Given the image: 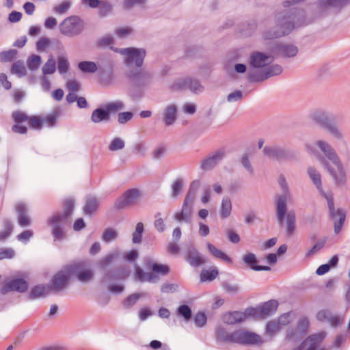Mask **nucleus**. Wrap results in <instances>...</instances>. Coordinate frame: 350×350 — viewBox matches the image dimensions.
Here are the masks:
<instances>
[{
	"label": "nucleus",
	"mask_w": 350,
	"mask_h": 350,
	"mask_svg": "<svg viewBox=\"0 0 350 350\" xmlns=\"http://www.w3.org/2000/svg\"><path fill=\"white\" fill-rule=\"evenodd\" d=\"M80 70L85 73H94L97 70V65L94 62L83 61L78 64Z\"/></svg>",
	"instance_id": "ea45409f"
},
{
	"label": "nucleus",
	"mask_w": 350,
	"mask_h": 350,
	"mask_svg": "<svg viewBox=\"0 0 350 350\" xmlns=\"http://www.w3.org/2000/svg\"><path fill=\"white\" fill-rule=\"evenodd\" d=\"M91 120L94 123H99L103 121L109 122L110 120V115L105 107L103 108L99 107L92 111Z\"/></svg>",
	"instance_id": "2f4dec72"
},
{
	"label": "nucleus",
	"mask_w": 350,
	"mask_h": 350,
	"mask_svg": "<svg viewBox=\"0 0 350 350\" xmlns=\"http://www.w3.org/2000/svg\"><path fill=\"white\" fill-rule=\"evenodd\" d=\"M325 336L326 334L323 332L310 334L297 347L294 348L293 350H317L325 339Z\"/></svg>",
	"instance_id": "2eb2a0df"
},
{
	"label": "nucleus",
	"mask_w": 350,
	"mask_h": 350,
	"mask_svg": "<svg viewBox=\"0 0 350 350\" xmlns=\"http://www.w3.org/2000/svg\"><path fill=\"white\" fill-rule=\"evenodd\" d=\"M232 203L229 197L225 196L222 199L221 205V217L222 218H227L231 214Z\"/></svg>",
	"instance_id": "58836bf2"
},
{
	"label": "nucleus",
	"mask_w": 350,
	"mask_h": 350,
	"mask_svg": "<svg viewBox=\"0 0 350 350\" xmlns=\"http://www.w3.org/2000/svg\"><path fill=\"white\" fill-rule=\"evenodd\" d=\"M70 64L66 57H59L57 62V69L61 75L66 74L69 70Z\"/></svg>",
	"instance_id": "3c124183"
},
{
	"label": "nucleus",
	"mask_w": 350,
	"mask_h": 350,
	"mask_svg": "<svg viewBox=\"0 0 350 350\" xmlns=\"http://www.w3.org/2000/svg\"><path fill=\"white\" fill-rule=\"evenodd\" d=\"M275 53L280 57H293L298 53V49L293 44H280L275 49Z\"/></svg>",
	"instance_id": "bb28decb"
},
{
	"label": "nucleus",
	"mask_w": 350,
	"mask_h": 350,
	"mask_svg": "<svg viewBox=\"0 0 350 350\" xmlns=\"http://www.w3.org/2000/svg\"><path fill=\"white\" fill-rule=\"evenodd\" d=\"M118 237L117 232L111 228H108L105 230L102 235V239L106 243H109L113 240H115Z\"/></svg>",
	"instance_id": "603ef678"
},
{
	"label": "nucleus",
	"mask_w": 350,
	"mask_h": 350,
	"mask_svg": "<svg viewBox=\"0 0 350 350\" xmlns=\"http://www.w3.org/2000/svg\"><path fill=\"white\" fill-rule=\"evenodd\" d=\"M146 268L151 269L155 273L165 275L170 272V267L167 265L154 262L151 260H147L145 262Z\"/></svg>",
	"instance_id": "72a5a7b5"
},
{
	"label": "nucleus",
	"mask_w": 350,
	"mask_h": 350,
	"mask_svg": "<svg viewBox=\"0 0 350 350\" xmlns=\"http://www.w3.org/2000/svg\"><path fill=\"white\" fill-rule=\"evenodd\" d=\"M308 174L310 178L311 179L314 185L317 187L318 191L321 193V194L325 198L328 197L323 191L321 182V175L317 170V169L314 167H309L308 168Z\"/></svg>",
	"instance_id": "cd10ccee"
},
{
	"label": "nucleus",
	"mask_w": 350,
	"mask_h": 350,
	"mask_svg": "<svg viewBox=\"0 0 350 350\" xmlns=\"http://www.w3.org/2000/svg\"><path fill=\"white\" fill-rule=\"evenodd\" d=\"M70 278L66 270L63 267L52 278L51 282L48 284L50 291L59 293L67 288Z\"/></svg>",
	"instance_id": "f8f14e48"
},
{
	"label": "nucleus",
	"mask_w": 350,
	"mask_h": 350,
	"mask_svg": "<svg viewBox=\"0 0 350 350\" xmlns=\"http://www.w3.org/2000/svg\"><path fill=\"white\" fill-rule=\"evenodd\" d=\"M225 151L219 150L213 154L202 160L200 168L204 171H208L215 167L224 157Z\"/></svg>",
	"instance_id": "4be33fe9"
},
{
	"label": "nucleus",
	"mask_w": 350,
	"mask_h": 350,
	"mask_svg": "<svg viewBox=\"0 0 350 350\" xmlns=\"http://www.w3.org/2000/svg\"><path fill=\"white\" fill-rule=\"evenodd\" d=\"M264 70L267 76V79L273 76L278 75L282 72V66L278 64L271 65Z\"/></svg>",
	"instance_id": "864d4df0"
},
{
	"label": "nucleus",
	"mask_w": 350,
	"mask_h": 350,
	"mask_svg": "<svg viewBox=\"0 0 350 350\" xmlns=\"http://www.w3.org/2000/svg\"><path fill=\"white\" fill-rule=\"evenodd\" d=\"M266 333L269 336H273L280 329V326L278 322L271 321L266 325Z\"/></svg>",
	"instance_id": "13d9d810"
},
{
	"label": "nucleus",
	"mask_w": 350,
	"mask_h": 350,
	"mask_svg": "<svg viewBox=\"0 0 350 350\" xmlns=\"http://www.w3.org/2000/svg\"><path fill=\"white\" fill-rule=\"evenodd\" d=\"M247 79L250 83L262 82L267 79V76L264 69L258 71H250L247 74Z\"/></svg>",
	"instance_id": "4c0bfd02"
},
{
	"label": "nucleus",
	"mask_w": 350,
	"mask_h": 350,
	"mask_svg": "<svg viewBox=\"0 0 350 350\" xmlns=\"http://www.w3.org/2000/svg\"><path fill=\"white\" fill-rule=\"evenodd\" d=\"M350 3V0H319L318 6L321 9L333 8L340 10Z\"/></svg>",
	"instance_id": "c85d7f7f"
},
{
	"label": "nucleus",
	"mask_w": 350,
	"mask_h": 350,
	"mask_svg": "<svg viewBox=\"0 0 350 350\" xmlns=\"http://www.w3.org/2000/svg\"><path fill=\"white\" fill-rule=\"evenodd\" d=\"M133 116V114L132 112L130 111H126V112H121L118 113V121L119 124H126L127 122L131 120Z\"/></svg>",
	"instance_id": "338daca9"
},
{
	"label": "nucleus",
	"mask_w": 350,
	"mask_h": 350,
	"mask_svg": "<svg viewBox=\"0 0 350 350\" xmlns=\"http://www.w3.org/2000/svg\"><path fill=\"white\" fill-rule=\"evenodd\" d=\"M11 72L13 74H16L19 77H23L26 75L27 70L24 65V63L20 60L14 62L12 66Z\"/></svg>",
	"instance_id": "37998d69"
},
{
	"label": "nucleus",
	"mask_w": 350,
	"mask_h": 350,
	"mask_svg": "<svg viewBox=\"0 0 350 350\" xmlns=\"http://www.w3.org/2000/svg\"><path fill=\"white\" fill-rule=\"evenodd\" d=\"M50 290L48 285L38 284L31 288L28 295L27 299L33 300L41 297H44L49 294Z\"/></svg>",
	"instance_id": "c756f323"
},
{
	"label": "nucleus",
	"mask_w": 350,
	"mask_h": 350,
	"mask_svg": "<svg viewBox=\"0 0 350 350\" xmlns=\"http://www.w3.org/2000/svg\"><path fill=\"white\" fill-rule=\"evenodd\" d=\"M51 43V41L49 38H46L45 37L40 38L37 42H36V49L38 51H44Z\"/></svg>",
	"instance_id": "774afa93"
},
{
	"label": "nucleus",
	"mask_w": 350,
	"mask_h": 350,
	"mask_svg": "<svg viewBox=\"0 0 350 350\" xmlns=\"http://www.w3.org/2000/svg\"><path fill=\"white\" fill-rule=\"evenodd\" d=\"M316 145L324 154L325 157L331 161L337 167L338 172L331 167L329 163L323 156H319V161L325 169L329 173L333 178L335 184L337 185H343L346 182V173L340 159L336 154L332 146L325 141L318 140Z\"/></svg>",
	"instance_id": "f03ea898"
},
{
	"label": "nucleus",
	"mask_w": 350,
	"mask_h": 350,
	"mask_svg": "<svg viewBox=\"0 0 350 350\" xmlns=\"http://www.w3.org/2000/svg\"><path fill=\"white\" fill-rule=\"evenodd\" d=\"M309 321L307 317H304L299 319L295 327L288 329L286 339L291 341H298L301 339L308 332Z\"/></svg>",
	"instance_id": "ddd939ff"
},
{
	"label": "nucleus",
	"mask_w": 350,
	"mask_h": 350,
	"mask_svg": "<svg viewBox=\"0 0 350 350\" xmlns=\"http://www.w3.org/2000/svg\"><path fill=\"white\" fill-rule=\"evenodd\" d=\"M70 278L76 277L78 280L86 282L91 280L94 273L87 260H75L64 266Z\"/></svg>",
	"instance_id": "423d86ee"
},
{
	"label": "nucleus",
	"mask_w": 350,
	"mask_h": 350,
	"mask_svg": "<svg viewBox=\"0 0 350 350\" xmlns=\"http://www.w3.org/2000/svg\"><path fill=\"white\" fill-rule=\"evenodd\" d=\"M83 21L77 16H71L63 21L60 25V31L62 34L72 37L80 34L83 29Z\"/></svg>",
	"instance_id": "1a4fd4ad"
},
{
	"label": "nucleus",
	"mask_w": 350,
	"mask_h": 350,
	"mask_svg": "<svg viewBox=\"0 0 350 350\" xmlns=\"http://www.w3.org/2000/svg\"><path fill=\"white\" fill-rule=\"evenodd\" d=\"M29 287L28 282L23 278H17L10 280L1 288V293L5 294L10 291H17L21 293H25Z\"/></svg>",
	"instance_id": "412c9836"
},
{
	"label": "nucleus",
	"mask_w": 350,
	"mask_h": 350,
	"mask_svg": "<svg viewBox=\"0 0 350 350\" xmlns=\"http://www.w3.org/2000/svg\"><path fill=\"white\" fill-rule=\"evenodd\" d=\"M262 151L266 157L278 161H286L294 157L291 152L278 146H265Z\"/></svg>",
	"instance_id": "f3484780"
},
{
	"label": "nucleus",
	"mask_w": 350,
	"mask_h": 350,
	"mask_svg": "<svg viewBox=\"0 0 350 350\" xmlns=\"http://www.w3.org/2000/svg\"><path fill=\"white\" fill-rule=\"evenodd\" d=\"M305 12L295 7L284 8L275 15V27L263 33L265 40H272L290 34L295 26L304 25Z\"/></svg>",
	"instance_id": "f257e3e1"
},
{
	"label": "nucleus",
	"mask_w": 350,
	"mask_h": 350,
	"mask_svg": "<svg viewBox=\"0 0 350 350\" xmlns=\"http://www.w3.org/2000/svg\"><path fill=\"white\" fill-rule=\"evenodd\" d=\"M207 249L215 258L220 259L227 263L232 262L231 258L224 252L217 249L214 245L208 243Z\"/></svg>",
	"instance_id": "e433bc0d"
},
{
	"label": "nucleus",
	"mask_w": 350,
	"mask_h": 350,
	"mask_svg": "<svg viewBox=\"0 0 350 350\" xmlns=\"http://www.w3.org/2000/svg\"><path fill=\"white\" fill-rule=\"evenodd\" d=\"M311 118L314 122L326 130L334 138L343 140L342 133L337 126L334 118L329 113L317 110L312 114Z\"/></svg>",
	"instance_id": "39448f33"
},
{
	"label": "nucleus",
	"mask_w": 350,
	"mask_h": 350,
	"mask_svg": "<svg viewBox=\"0 0 350 350\" xmlns=\"http://www.w3.org/2000/svg\"><path fill=\"white\" fill-rule=\"evenodd\" d=\"M194 200L185 198L181 211L174 214V219L177 221H185L187 224H191L193 215V204Z\"/></svg>",
	"instance_id": "a211bd4d"
},
{
	"label": "nucleus",
	"mask_w": 350,
	"mask_h": 350,
	"mask_svg": "<svg viewBox=\"0 0 350 350\" xmlns=\"http://www.w3.org/2000/svg\"><path fill=\"white\" fill-rule=\"evenodd\" d=\"M207 321V317L204 312H198L194 317L195 325L198 327L204 326Z\"/></svg>",
	"instance_id": "680f3d73"
},
{
	"label": "nucleus",
	"mask_w": 350,
	"mask_h": 350,
	"mask_svg": "<svg viewBox=\"0 0 350 350\" xmlns=\"http://www.w3.org/2000/svg\"><path fill=\"white\" fill-rule=\"evenodd\" d=\"M140 196L141 191L139 189H129L116 200L113 207L116 210L119 211L133 206L136 204Z\"/></svg>",
	"instance_id": "9d476101"
},
{
	"label": "nucleus",
	"mask_w": 350,
	"mask_h": 350,
	"mask_svg": "<svg viewBox=\"0 0 350 350\" xmlns=\"http://www.w3.org/2000/svg\"><path fill=\"white\" fill-rule=\"evenodd\" d=\"M113 39L111 36H107L100 38L96 41V46L99 48L106 47L112 44Z\"/></svg>",
	"instance_id": "69168bd1"
},
{
	"label": "nucleus",
	"mask_w": 350,
	"mask_h": 350,
	"mask_svg": "<svg viewBox=\"0 0 350 350\" xmlns=\"http://www.w3.org/2000/svg\"><path fill=\"white\" fill-rule=\"evenodd\" d=\"M124 141L120 137H115L112 139L108 146V149L110 151H117L122 150L124 148Z\"/></svg>",
	"instance_id": "de8ad7c7"
},
{
	"label": "nucleus",
	"mask_w": 350,
	"mask_h": 350,
	"mask_svg": "<svg viewBox=\"0 0 350 350\" xmlns=\"http://www.w3.org/2000/svg\"><path fill=\"white\" fill-rule=\"evenodd\" d=\"M200 187V182L198 180H193L191 183L189 190L185 196L186 198L195 200L196 194L198 189Z\"/></svg>",
	"instance_id": "bf43d9fd"
},
{
	"label": "nucleus",
	"mask_w": 350,
	"mask_h": 350,
	"mask_svg": "<svg viewBox=\"0 0 350 350\" xmlns=\"http://www.w3.org/2000/svg\"><path fill=\"white\" fill-rule=\"evenodd\" d=\"M42 70L44 75L54 73L55 71V62L54 59L52 57L49 58L43 66Z\"/></svg>",
	"instance_id": "6e6d98bb"
},
{
	"label": "nucleus",
	"mask_w": 350,
	"mask_h": 350,
	"mask_svg": "<svg viewBox=\"0 0 350 350\" xmlns=\"http://www.w3.org/2000/svg\"><path fill=\"white\" fill-rule=\"evenodd\" d=\"M178 108L176 105L171 104L167 105L163 113V122L165 126L172 125L177 119Z\"/></svg>",
	"instance_id": "a878e982"
},
{
	"label": "nucleus",
	"mask_w": 350,
	"mask_h": 350,
	"mask_svg": "<svg viewBox=\"0 0 350 350\" xmlns=\"http://www.w3.org/2000/svg\"><path fill=\"white\" fill-rule=\"evenodd\" d=\"M17 54V51L15 49H10L8 51H3L0 53V62H8L12 61Z\"/></svg>",
	"instance_id": "09e8293b"
},
{
	"label": "nucleus",
	"mask_w": 350,
	"mask_h": 350,
	"mask_svg": "<svg viewBox=\"0 0 350 350\" xmlns=\"http://www.w3.org/2000/svg\"><path fill=\"white\" fill-rule=\"evenodd\" d=\"M185 258L193 267H198L206 263V258L193 245L187 247Z\"/></svg>",
	"instance_id": "6ab92c4d"
},
{
	"label": "nucleus",
	"mask_w": 350,
	"mask_h": 350,
	"mask_svg": "<svg viewBox=\"0 0 350 350\" xmlns=\"http://www.w3.org/2000/svg\"><path fill=\"white\" fill-rule=\"evenodd\" d=\"M218 270L216 267L212 268L211 270L203 269L200 273V279L202 281H212L218 275Z\"/></svg>",
	"instance_id": "a19ab883"
},
{
	"label": "nucleus",
	"mask_w": 350,
	"mask_h": 350,
	"mask_svg": "<svg viewBox=\"0 0 350 350\" xmlns=\"http://www.w3.org/2000/svg\"><path fill=\"white\" fill-rule=\"evenodd\" d=\"M42 63L41 57L38 55H31L27 60V66L29 70H35L38 69Z\"/></svg>",
	"instance_id": "a18cd8bd"
},
{
	"label": "nucleus",
	"mask_w": 350,
	"mask_h": 350,
	"mask_svg": "<svg viewBox=\"0 0 350 350\" xmlns=\"http://www.w3.org/2000/svg\"><path fill=\"white\" fill-rule=\"evenodd\" d=\"M247 317L249 316L246 314V310L244 312L234 311L226 315L224 317V321L228 324L233 325L244 321Z\"/></svg>",
	"instance_id": "473e14b6"
},
{
	"label": "nucleus",
	"mask_w": 350,
	"mask_h": 350,
	"mask_svg": "<svg viewBox=\"0 0 350 350\" xmlns=\"http://www.w3.org/2000/svg\"><path fill=\"white\" fill-rule=\"evenodd\" d=\"M139 298V295L137 293H134L128 296L122 302L124 308H130L133 306Z\"/></svg>",
	"instance_id": "052dcab7"
},
{
	"label": "nucleus",
	"mask_w": 350,
	"mask_h": 350,
	"mask_svg": "<svg viewBox=\"0 0 350 350\" xmlns=\"http://www.w3.org/2000/svg\"><path fill=\"white\" fill-rule=\"evenodd\" d=\"M126 55L125 62L127 67H131L133 64L137 68L142 66L146 56V51L143 49L126 48L124 49Z\"/></svg>",
	"instance_id": "4468645a"
},
{
	"label": "nucleus",
	"mask_w": 350,
	"mask_h": 350,
	"mask_svg": "<svg viewBox=\"0 0 350 350\" xmlns=\"http://www.w3.org/2000/svg\"><path fill=\"white\" fill-rule=\"evenodd\" d=\"M177 314L182 317L187 322L191 319L192 311L188 305L183 304L177 308Z\"/></svg>",
	"instance_id": "79ce46f5"
},
{
	"label": "nucleus",
	"mask_w": 350,
	"mask_h": 350,
	"mask_svg": "<svg viewBox=\"0 0 350 350\" xmlns=\"http://www.w3.org/2000/svg\"><path fill=\"white\" fill-rule=\"evenodd\" d=\"M327 201L329 217L334 221V230L338 234L342 230L346 219V211L340 208H336L332 196L325 198Z\"/></svg>",
	"instance_id": "6e6552de"
},
{
	"label": "nucleus",
	"mask_w": 350,
	"mask_h": 350,
	"mask_svg": "<svg viewBox=\"0 0 350 350\" xmlns=\"http://www.w3.org/2000/svg\"><path fill=\"white\" fill-rule=\"evenodd\" d=\"M233 332H228L224 327H218L216 330V338L218 341L228 343H234V336Z\"/></svg>",
	"instance_id": "f704fd0d"
},
{
	"label": "nucleus",
	"mask_w": 350,
	"mask_h": 350,
	"mask_svg": "<svg viewBox=\"0 0 350 350\" xmlns=\"http://www.w3.org/2000/svg\"><path fill=\"white\" fill-rule=\"evenodd\" d=\"M234 343L243 345H260L263 343L261 336L254 332L244 329L234 331Z\"/></svg>",
	"instance_id": "9b49d317"
},
{
	"label": "nucleus",
	"mask_w": 350,
	"mask_h": 350,
	"mask_svg": "<svg viewBox=\"0 0 350 350\" xmlns=\"http://www.w3.org/2000/svg\"><path fill=\"white\" fill-rule=\"evenodd\" d=\"M12 118L16 124L12 126V131L14 133L25 134L28 130L27 127L21 125V124L25 122H28L29 117L21 111H16L12 113Z\"/></svg>",
	"instance_id": "393cba45"
},
{
	"label": "nucleus",
	"mask_w": 350,
	"mask_h": 350,
	"mask_svg": "<svg viewBox=\"0 0 350 350\" xmlns=\"http://www.w3.org/2000/svg\"><path fill=\"white\" fill-rule=\"evenodd\" d=\"M170 89L174 91L189 89L194 93H198L203 91L204 87L198 80L188 77L174 82Z\"/></svg>",
	"instance_id": "dca6fc26"
},
{
	"label": "nucleus",
	"mask_w": 350,
	"mask_h": 350,
	"mask_svg": "<svg viewBox=\"0 0 350 350\" xmlns=\"http://www.w3.org/2000/svg\"><path fill=\"white\" fill-rule=\"evenodd\" d=\"M118 256L119 252L117 251L108 254L98 260L97 266L100 269L104 271L107 270V267L111 265L115 259L118 258Z\"/></svg>",
	"instance_id": "c9c22d12"
},
{
	"label": "nucleus",
	"mask_w": 350,
	"mask_h": 350,
	"mask_svg": "<svg viewBox=\"0 0 350 350\" xmlns=\"http://www.w3.org/2000/svg\"><path fill=\"white\" fill-rule=\"evenodd\" d=\"M273 60V56L258 51L252 53L250 59L251 66L256 68L265 67Z\"/></svg>",
	"instance_id": "5701e85b"
},
{
	"label": "nucleus",
	"mask_w": 350,
	"mask_h": 350,
	"mask_svg": "<svg viewBox=\"0 0 350 350\" xmlns=\"http://www.w3.org/2000/svg\"><path fill=\"white\" fill-rule=\"evenodd\" d=\"M42 122L43 121L40 118V117L36 116L29 117L28 120L29 127L36 130H39L42 128Z\"/></svg>",
	"instance_id": "e2e57ef3"
},
{
	"label": "nucleus",
	"mask_w": 350,
	"mask_h": 350,
	"mask_svg": "<svg viewBox=\"0 0 350 350\" xmlns=\"http://www.w3.org/2000/svg\"><path fill=\"white\" fill-rule=\"evenodd\" d=\"M98 6H99V14L102 17L105 16L112 10L111 5L107 1H100Z\"/></svg>",
	"instance_id": "0e129e2a"
},
{
	"label": "nucleus",
	"mask_w": 350,
	"mask_h": 350,
	"mask_svg": "<svg viewBox=\"0 0 350 350\" xmlns=\"http://www.w3.org/2000/svg\"><path fill=\"white\" fill-rule=\"evenodd\" d=\"M99 207V201L95 196H88L85 199L83 211L85 215H93Z\"/></svg>",
	"instance_id": "7c9ffc66"
},
{
	"label": "nucleus",
	"mask_w": 350,
	"mask_h": 350,
	"mask_svg": "<svg viewBox=\"0 0 350 350\" xmlns=\"http://www.w3.org/2000/svg\"><path fill=\"white\" fill-rule=\"evenodd\" d=\"M326 241V237L319 239L318 241L311 247V249L308 250L306 254V256H312L316 252L320 251L324 247Z\"/></svg>",
	"instance_id": "5fc2aeb1"
},
{
	"label": "nucleus",
	"mask_w": 350,
	"mask_h": 350,
	"mask_svg": "<svg viewBox=\"0 0 350 350\" xmlns=\"http://www.w3.org/2000/svg\"><path fill=\"white\" fill-rule=\"evenodd\" d=\"M278 307V302L275 299H271L257 307H249L246 308V314L255 319H264L273 314Z\"/></svg>",
	"instance_id": "0eeeda50"
},
{
	"label": "nucleus",
	"mask_w": 350,
	"mask_h": 350,
	"mask_svg": "<svg viewBox=\"0 0 350 350\" xmlns=\"http://www.w3.org/2000/svg\"><path fill=\"white\" fill-rule=\"evenodd\" d=\"M243 262L252 270L256 271V267H258V260L256 255L253 253H248L243 256Z\"/></svg>",
	"instance_id": "49530a36"
},
{
	"label": "nucleus",
	"mask_w": 350,
	"mask_h": 350,
	"mask_svg": "<svg viewBox=\"0 0 350 350\" xmlns=\"http://www.w3.org/2000/svg\"><path fill=\"white\" fill-rule=\"evenodd\" d=\"M129 275V271L125 267H119L113 269L105 270L103 279L106 281L125 280Z\"/></svg>",
	"instance_id": "b1692460"
},
{
	"label": "nucleus",
	"mask_w": 350,
	"mask_h": 350,
	"mask_svg": "<svg viewBox=\"0 0 350 350\" xmlns=\"http://www.w3.org/2000/svg\"><path fill=\"white\" fill-rule=\"evenodd\" d=\"M105 108L110 115L111 113H116L124 109V103L120 100L108 103L105 105Z\"/></svg>",
	"instance_id": "c03bdc74"
},
{
	"label": "nucleus",
	"mask_w": 350,
	"mask_h": 350,
	"mask_svg": "<svg viewBox=\"0 0 350 350\" xmlns=\"http://www.w3.org/2000/svg\"><path fill=\"white\" fill-rule=\"evenodd\" d=\"M286 200L287 198L285 194L278 197L276 201L275 214L278 222L280 226H283L285 216L286 215V235L288 237H291L294 234L296 228V216L294 211H290L286 214Z\"/></svg>",
	"instance_id": "20e7f679"
},
{
	"label": "nucleus",
	"mask_w": 350,
	"mask_h": 350,
	"mask_svg": "<svg viewBox=\"0 0 350 350\" xmlns=\"http://www.w3.org/2000/svg\"><path fill=\"white\" fill-rule=\"evenodd\" d=\"M75 208V200L67 198L64 202V212L53 214L47 221V224L52 228V235L55 240H62L65 237L64 227L69 224Z\"/></svg>",
	"instance_id": "7ed1b4c3"
},
{
	"label": "nucleus",
	"mask_w": 350,
	"mask_h": 350,
	"mask_svg": "<svg viewBox=\"0 0 350 350\" xmlns=\"http://www.w3.org/2000/svg\"><path fill=\"white\" fill-rule=\"evenodd\" d=\"M127 76L131 80L132 86L137 88H142L148 85L150 83L152 78L150 73L143 72L141 70L136 72L131 70Z\"/></svg>",
	"instance_id": "aec40b11"
},
{
	"label": "nucleus",
	"mask_w": 350,
	"mask_h": 350,
	"mask_svg": "<svg viewBox=\"0 0 350 350\" xmlns=\"http://www.w3.org/2000/svg\"><path fill=\"white\" fill-rule=\"evenodd\" d=\"M183 181L181 178H176L172 185V196L176 197L182 192Z\"/></svg>",
	"instance_id": "4d7b16f0"
},
{
	"label": "nucleus",
	"mask_w": 350,
	"mask_h": 350,
	"mask_svg": "<svg viewBox=\"0 0 350 350\" xmlns=\"http://www.w3.org/2000/svg\"><path fill=\"white\" fill-rule=\"evenodd\" d=\"M144 232V224L142 222H138L135 227V230L133 233V243H139L142 241V233Z\"/></svg>",
	"instance_id": "8fccbe9b"
}]
</instances>
